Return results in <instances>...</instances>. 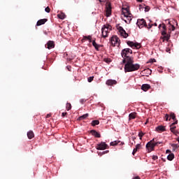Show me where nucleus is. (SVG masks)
Wrapping results in <instances>:
<instances>
[{"instance_id": "0eeeda50", "label": "nucleus", "mask_w": 179, "mask_h": 179, "mask_svg": "<svg viewBox=\"0 0 179 179\" xmlns=\"http://www.w3.org/2000/svg\"><path fill=\"white\" fill-rule=\"evenodd\" d=\"M129 54H132V50H131L130 48L123 49L121 52V55L122 58H127V59L131 58V57H129Z\"/></svg>"}, {"instance_id": "603ef678", "label": "nucleus", "mask_w": 179, "mask_h": 179, "mask_svg": "<svg viewBox=\"0 0 179 179\" xmlns=\"http://www.w3.org/2000/svg\"><path fill=\"white\" fill-rule=\"evenodd\" d=\"M50 117H51V114H50V113H49V114H48V115H46V118H50Z\"/></svg>"}, {"instance_id": "4468645a", "label": "nucleus", "mask_w": 179, "mask_h": 179, "mask_svg": "<svg viewBox=\"0 0 179 179\" xmlns=\"http://www.w3.org/2000/svg\"><path fill=\"white\" fill-rule=\"evenodd\" d=\"M106 85H107L108 86H113V85H117V80H107L106 82Z\"/></svg>"}, {"instance_id": "423d86ee", "label": "nucleus", "mask_w": 179, "mask_h": 179, "mask_svg": "<svg viewBox=\"0 0 179 179\" xmlns=\"http://www.w3.org/2000/svg\"><path fill=\"white\" fill-rule=\"evenodd\" d=\"M153 142H155V138L149 141L145 145L146 150L148 153H150V152H153V150H155V145Z\"/></svg>"}, {"instance_id": "c85d7f7f", "label": "nucleus", "mask_w": 179, "mask_h": 179, "mask_svg": "<svg viewBox=\"0 0 179 179\" xmlns=\"http://www.w3.org/2000/svg\"><path fill=\"white\" fill-rule=\"evenodd\" d=\"M176 30V27L174 25H171V28H169V31L168 32V34H171V31H174Z\"/></svg>"}, {"instance_id": "9d476101", "label": "nucleus", "mask_w": 179, "mask_h": 179, "mask_svg": "<svg viewBox=\"0 0 179 179\" xmlns=\"http://www.w3.org/2000/svg\"><path fill=\"white\" fill-rule=\"evenodd\" d=\"M96 149L97 150H106V149H108V145L104 142H101L99 144H97Z\"/></svg>"}, {"instance_id": "c756f323", "label": "nucleus", "mask_w": 179, "mask_h": 179, "mask_svg": "<svg viewBox=\"0 0 179 179\" xmlns=\"http://www.w3.org/2000/svg\"><path fill=\"white\" fill-rule=\"evenodd\" d=\"M66 108L67 111H69V110H71V108H72V105L71 104V103H66Z\"/></svg>"}, {"instance_id": "b1692460", "label": "nucleus", "mask_w": 179, "mask_h": 179, "mask_svg": "<svg viewBox=\"0 0 179 179\" xmlns=\"http://www.w3.org/2000/svg\"><path fill=\"white\" fill-rule=\"evenodd\" d=\"M89 117V113L84 114L78 117L79 121H82L83 120H86Z\"/></svg>"}, {"instance_id": "dca6fc26", "label": "nucleus", "mask_w": 179, "mask_h": 179, "mask_svg": "<svg viewBox=\"0 0 179 179\" xmlns=\"http://www.w3.org/2000/svg\"><path fill=\"white\" fill-rule=\"evenodd\" d=\"M92 43L93 47H94L95 50H96V51H100L99 48L100 47H101V45H99L96 43V39L92 41Z\"/></svg>"}, {"instance_id": "58836bf2", "label": "nucleus", "mask_w": 179, "mask_h": 179, "mask_svg": "<svg viewBox=\"0 0 179 179\" xmlns=\"http://www.w3.org/2000/svg\"><path fill=\"white\" fill-rule=\"evenodd\" d=\"M147 29H152V27H153V24H149L148 26L147 25V27H145Z\"/></svg>"}, {"instance_id": "7c9ffc66", "label": "nucleus", "mask_w": 179, "mask_h": 179, "mask_svg": "<svg viewBox=\"0 0 179 179\" xmlns=\"http://www.w3.org/2000/svg\"><path fill=\"white\" fill-rule=\"evenodd\" d=\"M169 117L171 118H172V120H173V121H177V119L176 118V114L171 113L169 115Z\"/></svg>"}, {"instance_id": "cd10ccee", "label": "nucleus", "mask_w": 179, "mask_h": 179, "mask_svg": "<svg viewBox=\"0 0 179 179\" xmlns=\"http://www.w3.org/2000/svg\"><path fill=\"white\" fill-rule=\"evenodd\" d=\"M145 133H143L142 131H139L138 136H139L140 141H142V138H143V136H145Z\"/></svg>"}, {"instance_id": "6e6d98bb", "label": "nucleus", "mask_w": 179, "mask_h": 179, "mask_svg": "<svg viewBox=\"0 0 179 179\" xmlns=\"http://www.w3.org/2000/svg\"><path fill=\"white\" fill-rule=\"evenodd\" d=\"M133 179H141V178L139 176H136V177L133 178Z\"/></svg>"}, {"instance_id": "49530a36", "label": "nucleus", "mask_w": 179, "mask_h": 179, "mask_svg": "<svg viewBox=\"0 0 179 179\" xmlns=\"http://www.w3.org/2000/svg\"><path fill=\"white\" fill-rule=\"evenodd\" d=\"M85 102H86V100L82 99L80 100V103H81V104H83Z\"/></svg>"}, {"instance_id": "f704fd0d", "label": "nucleus", "mask_w": 179, "mask_h": 179, "mask_svg": "<svg viewBox=\"0 0 179 179\" xmlns=\"http://www.w3.org/2000/svg\"><path fill=\"white\" fill-rule=\"evenodd\" d=\"M116 145H118V142L117 141H113L110 143V146H116Z\"/></svg>"}, {"instance_id": "5701e85b", "label": "nucleus", "mask_w": 179, "mask_h": 179, "mask_svg": "<svg viewBox=\"0 0 179 179\" xmlns=\"http://www.w3.org/2000/svg\"><path fill=\"white\" fill-rule=\"evenodd\" d=\"M136 118V113H131L129 115V120H135Z\"/></svg>"}, {"instance_id": "bb28decb", "label": "nucleus", "mask_w": 179, "mask_h": 179, "mask_svg": "<svg viewBox=\"0 0 179 179\" xmlns=\"http://www.w3.org/2000/svg\"><path fill=\"white\" fill-rule=\"evenodd\" d=\"M91 124L92 127H96V125H99V124H100V121L93 120Z\"/></svg>"}, {"instance_id": "37998d69", "label": "nucleus", "mask_w": 179, "mask_h": 179, "mask_svg": "<svg viewBox=\"0 0 179 179\" xmlns=\"http://www.w3.org/2000/svg\"><path fill=\"white\" fill-rule=\"evenodd\" d=\"M134 149H136V150L141 149V144H137V145H136V148H135Z\"/></svg>"}, {"instance_id": "bf43d9fd", "label": "nucleus", "mask_w": 179, "mask_h": 179, "mask_svg": "<svg viewBox=\"0 0 179 179\" xmlns=\"http://www.w3.org/2000/svg\"><path fill=\"white\" fill-rule=\"evenodd\" d=\"M153 24V26H157V23H154V24Z\"/></svg>"}, {"instance_id": "2f4dec72", "label": "nucleus", "mask_w": 179, "mask_h": 179, "mask_svg": "<svg viewBox=\"0 0 179 179\" xmlns=\"http://www.w3.org/2000/svg\"><path fill=\"white\" fill-rule=\"evenodd\" d=\"M153 143H154L155 146L156 147V146H159V145H162V143H163V142L156 141L155 140V142H153Z\"/></svg>"}, {"instance_id": "8fccbe9b", "label": "nucleus", "mask_w": 179, "mask_h": 179, "mask_svg": "<svg viewBox=\"0 0 179 179\" xmlns=\"http://www.w3.org/2000/svg\"><path fill=\"white\" fill-rule=\"evenodd\" d=\"M166 154L169 153V155H171V153H173V152H171V150H166Z\"/></svg>"}, {"instance_id": "0e129e2a", "label": "nucleus", "mask_w": 179, "mask_h": 179, "mask_svg": "<svg viewBox=\"0 0 179 179\" xmlns=\"http://www.w3.org/2000/svg\"><path fill=\"white\" fill-rule=\"evenodd\" d=\"M133 139L134 140V139H136V137H133Z\"/></svg>"}, {"instance_id": "680f3d73", "label": "nucleus", "mask_w": 179, "mask_h": 179, "mask_svg": "<svg viewBox=\"0 0 179 179\" xmlns=\"http://www.w3.org/2000/svg\"><path fill=\"white\" fill-rule=\"evenodd\" d=\"M162 160H163V162H166V159H163V158L162 159Z\"/></svg>"}, {"instance_id": "e433bc0d", "label": "nucleus", "mask_w": 179, "mask_h": 179, "mask_svg": "<svg viewBox=\"0 0 179 179\" xmlns=\"http://www.w3.org/2000/svg\"><path fill=\"white\" fill-rule=\"evenodd\" d=\"M144 8H145V12H149V10H150V7H149L148 6H145Z\"/></svg>"}, {"instance_id": "e2e57ef3", "label": "nucleus", "mask_w": 179, "mask_h": 179, "mask_svg": "<svg viewBox=\"0 0 179 179\" xmlns=\"http://www.w3.org/2000/svg\"><path fill=\"white\" fill-rule=\"evenodd\" d=\"M99 2H103V0H99Z\"/></svg>"}, {"instance_id": "f03ea898", "label": "nucleus", "mask_w": 179, "mask_h": 179, "mask_svg": "<svg viewBox=\"0 0 179 179\" xmlns=\"http://www.w3.org/2000/svg\"><path fill=\"white\" fill-rule=\"evenodd\" d=\"M122 14L127 19V20H124L125 23L129 24L131 20H132V13H131V11L129 10V7L122 8Z\"/></svg>"}, {"instance_id": "aec40b11", "label": "nucleus", "mask_w": 179, "mask_h": 179, "mask_svg": "<svg viewBox=\"0 0 179 179\" xmlns=\"http://www.w3.org/2000/svg\"><path fill=\"white\" fill-rule=\"evenodd\" d=\"M141 89L143 90V92H148L149 89H150V85L149 84H143L141 86Z\"/></svg>"}, {"instance_id": "79ce46f5", "label": "nucleus", "mask_w": 179, "mask_h": 179, "mask_svg": "<svg viewBox=\"0 0 179 179\" xmlns=\"http://www.w3.org/2000/svg\"><path fill=\"white\" fill-rule=\"evenodd\" d=\"M169 118H170V115H169V114H166L165 115V120H166V121H169Z\"/></svg>"}, {"instance_id": "412c9836", "label": "nucleus", "mask_w": 179, "mask_h": 179, "mask_svg": "<svg viewBox=\"0 0 179 179\" xmlns=\"http://www.w3.org/2000/svg\"><path fill=\"white\" fill-rule=\"evenodd\" d=\"M27 136L29 139H33V138H34V133L33 132V131H28Z\"/></svg>"}, {"instance_id": "4c0bfd02", "label": "nucleus", "mask_w": 179, "mask_h": 179, "mask_svg": "<svg viewBox=\"0 0 179 179\" xmlns=\"http://www.w3.org/2000/svg\"><path fill=\"white\" fill-rule=\"evenodd\" d=\"M45 10L47 13H50V12H51V9L48 6L45 8Z\"/></svg>"}, {"instance_id": "a19ab883", "label": "nucleus", "mask_w": 179, "mask_h": 179, "mask_svg": "<svg viewBox=\"0 0 179 179\" xmlns=\"http://www.w3.org/2000/svg\"><path fill=\"white\" fill-rule=\"evenodd\" d=\"M145 72H147L148 73H149V75H150V74L152 73V70H150V69H145Z\"/></svg>"}, {"instance_id": "052dcab7", "label": "nucleus", "mask_w": 179, "mask_h": 179, "mask_svg": "<svg viewBox=\"0 0 179 179\" xmlns=\"http://www.w3.org/2000/svg\"><path fill=\"white\" fill-rule=\"evenodd\" d=\"M160 27H162V24H160L159 25V29H160Z\"/></svg>"}, {"instance_id": "5fc2aeb1", "label": "nucleus", "mask_w": 179, "mask_h": 179, "mask_svg": "<svg viewBox=\"0 0 179 179\" xmlns=\"http://www.w3.org/2000/svg\"><path fill=\"white\" fill-rule=\"evenodd\" d=\"M170 51H171L170 48H166V52H169L170 53Z\"/></svg>"}, {"instance_id": "f257e3e1", "label": "nucleus", "mask_w": 179, "mask_h": 179, "mask_svg": "<svg viewBox=\"0 0 179 179\" xmlns=\"http://www.w3.org/2000/svg\"><path fill=\"white\" fill-rule=\"evenodd\" d=\"M141 68L139 64H134V57H129L127 59V63L124 65V72H135Z\"/></svg>"}, {"instance_id": "393cba45", "label": "nucleus", "mask_w": 179, "mask_h": 179, "mask_svg": "<svg viewBox=\"0 0 179 179\" xmlns=\"http://www.w3.org/2000/svg\"><path fill=\"white\" fill-rule=\"evenodd\" d=\"M174 153H171L167 156V159L169 160V162H172V160L174 159Z\"/></svg>"}, {"instance_id": "a878e982", "label": "nucleus", "mask_w": 179, "mask_h": 179, "mask_svg": "<svg viewBox=\"0 0 179 179\" xmlns=\"http://www.w3.org/2000/svg\"><path fill=\"white\" fill-rule=\"evenodd\" d=\"M84 40H88L90 43H92V36H83V41Z\"/></svg>"}, {"instance_id": "c9c22d12", "label": "nucleus", "mask_w": 179, "mask_h": 179, "mask_svg": "<svg viewBox=\"0 0 179 179\" xmlns=\"http://www.w3.org/2000/svg\"><path fill=\"white\" fill-rule=\"evenodd\" d=\"M143 8H145V4H140L139 5V10H143Z\"/></svg>"}, {"instance_id": "72a5a7b5", "label": "nucleus", "mask_w": 179, "mask_h": 179, "mask_svg": "<svg viewBox=\"0 0 179 179\" xmlns=\"http://www.w3.org/2000/svg\"><path fill=\"white\" fill-rule=\"evenodd\" d=\"M171 146H172V148H173V150H176V149H177V148H179L178 144H172Z\"/></svg>"}, {"instance_id": "ddd939ff", "label": "nucleus", "mask_w": 179, "mask_h": 179, "mask_svg": "<svg viewBox=\"0 0 179 179\" xmlns=\"http://www.w3.org/2000/svg\"><path fill=\"white\" fill-rule=\"evenodd\" d=\"M106 12L107 17L111 16V3H107L106 6Z\"/></svg>"}, {"instance_id": "9b49d317", "label": "nucleus", "mask_w": 179, "mask_h": 179, "mask_svg": "<svg viewBox=\"0 0 179 179\" xmlns=\"http://www.w3.org/2000/svg\"><path fill=\"white\" fill-rule=\"evenodd\" d=\"M117 30L119 31V33L122 37L124 38H127L128 37V33L124 30V28L122 27H117Z\"/></svg>"}, {"instance_id": "3c124183", "label": "nucleus", "mask_w": 179, "mask_h": 179, "mask_svg": "<svg viewBox=\"0 0 179 179\" xmlns=\"http://www.w3.org/2000/svg\"><path fill=\"white\" fill-rule=\"evenodd\" d=\"M108 152H110L109 150H106L102 152V155H106V153H108Z\"/></svg>"}, {"instance_id": "09e8293b", "label": "nucleus", "mask_w": 179, "mask_h": 179, "mask_svg": "<svg viewBox=\"0 0 179 179\" xmlns=\"http://www.w3.org/2000/svg\"><path fill=\"white\" fill-rule=\"evenodd\" d=\"M67 115H68V113H62V117H65Z\"/></svg>"}, {"instance_id": "c03bdc74", "label": "nucleus", "mask_w": 179, "mask_h": 179, "mask_svg": "<svg viewBox=\"0 0 179 179\" xmlns=\"http://www.w3.org/2000/svg\"><path fill=\"white\" fill-rule=\"evenodd\" d=\"M136 152H138V150H136V149H134L133 150V152H132V155H133V156H135V153H136Z\"/></svg>"}, {"instance_id": "7ed1b4c3", "label": "nucleus", "mask_w": 179, "mask_h": 179, "mask_svg": "<svg viewBox=\"0 0 179 179\" xmlns=\"http://www.w3.org/2000/svg\"><path fill=\"white\" fill-rule=\"evenodd\" d=\"M113 27H111V25L110 24H105L103 26V27L101 28V33L103 38L108 37V33H110Z\"/></svg>"}, {"instance_id": "13d9d810", "label": "nucleus", "mask_w": 179, "mask_h": 179, "mask_svg": "<svg viewBox=\"0 0 179 179\" xmlns=\"http://www.w3.org/2000/svg\"><path fill=\"white\" fill-rule=\"evenodd\" d=\"M169 24H170L171 26H173V24H171V22L169 21Z\"/></svg>"}, {"instance_id": "a211bd4d", "label": "nucleus", "mask_w": 179, "mask_h": 179, "mask_svg": "<svg viewBox=\"0 0 179 179\" xmlns=\"http://www.w3.org/2000/svg\"><path fill=\"white\" fill-rule=\"evenodd\" d=\"M164 131H166V127L164 126L160 125L156 127L157 132L161 133V132H164Z\"/></svg>"}, {"instance_id": "20e7f679", "label": "nucleus", "mask_w": 179, "mask_h": 179, "mask_svg": "<svg viewBox=\"0 0 179 179\" xmlns=\"http://www.w3.org/2000/svg\"><path fill=\"white\" fill-rule=\"evenodd\" d=\"M110 41L113 47H120L121 44V40H120V38L117 36H113Z\"/></svg>"}, {"instance_id": "2eb2a0df", "label": "nucleus", "mask_w": 179, "mask_h": 179, "mask_svg": "<svg viewBox=\"0 0 179 179\" xmlns=\"http://www.w3.org/2000/svg\"><path fill=\"white\" fill-rule=\"evenodd\" d=\"M178 124V120L175 121L173 123L171 124L170 131L171 132H173V134H176V127L174 125Z\"/></svg>"}, {"instance_id": "f8f14e48", "label": "nucleus", "mask_w": 179, "mask_h": 179, "mask_svg": "<svg viewBox=\"0 0 179 179\" xmlns=\"http://www.w3.org/2000/svg\"><path fill=\"white\" fill-rule=\"evenodd\" d=\"M45 48H48V50H52V48H54L55 47V43L53 41H49L45 45Z\"/></svg>"}, {"instance_id": "39448f33", "label": "nucleus", "mask_w": 179, "mask_h": 179, "mask_svg": "<svg viewBox=\"0 0 179 179\" xmlns=\"http://www.w3.org/2000/svg\"><path fill=\"white\" fill-rule=\"evenodd\" d=\"M162 29H163V31H162V36H164L162 38L163 41H164V40H166V41H169V40H170V34H167V29L166 28V25L164 24H162Z\"/></svg>"}, {"instance_id": "f3484780", "label": "nucleus", "mask_w": 179, "mask_h": 179, "mask_svg": "<svg viewBox=\"0 0 179 179\" xmlns=\"http://www.w3.org/2000/svg\"><path fill=\"white\" fill-rule=\"evenodd\" d=\"M90 134L93 136H95V138H101V135L100 133L97 132L96 130H91Z\"/></svg>"}, {"instance_id": "4be33fe9", "label": "nucleus", "mask_w": 179, "mask_h": 179, "mask_svg": "<svg viewBox=\"0 0 179 179\" xmlns=\"http://www.w3.org/2000/svg\"><path fill=\"white\" fill-rule=\"evenodd\" d=\"M57 17H59V19H61L62 20H64V19L66 17V15L64 13H60L57 15Z\"/></svg>"}, {"instance_id": "473e14b6", "label": "nucleus", "mask_w": 179, "mask_h": 179, "mask_svg": "<svg viewBox=\"0 0 179 179\" xmlns=\"http://www.w3.org/2000/svg\"><path fill=\"white\" fill-rule=\"evenodd\" d=\"M94 79V76H91L87 78L88 82L90 83L93 82V80Z\"/></svg>"}, {"instance_id": "6ab92c4d", "label": "nucleus", "mask_w": 179, "mask_h": 179, "mask_svg": "<svg viewBox=\"0 0 179 179\" xmlns=\"http://www.w3.org/2000/svg\"><path fill=\"white\" fill-rule=\"evenodd\" d=\"M47 19H41L39 20L37 23H36V26H41L43 24H45V22H47Z\"/></svg>"}, {"instance_id": "de8ad7c7", "label": "nucleus", "mask_w": 179, "mask_h": 179, "mask_svg": "<svg viewBox=\"0 0 179 179\" xmlns=\"http://www.w3.org/2000/svg\"><path fill=\"white\" fill-rule=\"evenodd\" d=\"M104 62H107V64L110 62V59H104Z\"/></svg>"}, {"instance_id": "ea45409f", "label": "nucleus", "mask_w": 179, "mask_h": 179, "mask_svg": "<svg viewBox=\"0 0 179 179\" xmlns=\"http://www.w3.org/2000/svg\"><path fill=\"white\" fill-rule=\"evenodd\" d=\"M152 160H157V159H159V157H157V155H153L152 157Z\"/></svg>"}, {"instance_id": "4d7b16f0", "label": "nucleus", "mask_w": 179, "mask_h": 179, "mask_svg": "<svg viewBox=\"0 0 179 179\" xmlns=\"http://www.w3.org/2000/svg\"><path fill=\"white\" fill-rule=\"evenodd\" d=\"M137 2H143V0H136Z\"/></svg>"}, {"instance_id": "a18cd8bd", "label": "nucleus", "mask_w": 179, "mask_h": 179, "mask_svg": "<svg viewBox=\"0 0 179 179\" xmlns=\"http://www.w3.org/2000/svg\"><path fill=\"white\" fill-rule=\"evenodd\" d=\"M66 69H68V71H69V72H71L72 67L71 66H67Z\"/></svg>"}, {"instance_id": "1a4fd4ad", "label": "nucleus", "mask_w": 179, "mask_h": 179, "mask_svg": "<svg viewBox=\"0 0 179 179\" xmlns=\"http://www.w3.org/2000/svg\"><path fill=\"white\" fill-rule=\"evenodd\" d=\"M136 24L139 29H143V27H148V24H146V20H145V19L138 20Z\"/></svg>"}, {"instance_id": "864d4df0", "label": "nucleus", "mask_w": 179, "mask_h": 179, "mask_svg": "<svg viewBox=\"0 0 179 179\" xmlns=\"http://www.w3.org/2000/svg\"><path fill=\"white\" fill-rule=\"evenodd\" d=\"M122 63H123V64H126V63H127V59H124L122 60Z\"/></svg>"}, {"instance_id": "6e6552de", "label": "nucleus", "mask_w": 179, "mask_h": 179, "mask_svg": "<svg viewBox=\"0 0 179 179\" xmlns=\"http://www.w3.org/2000/svg\"><path fill=\"white\" fill-rule=\"evenodd\" d=\"M127 45H129V47H131L133 49L136 48V50H139V48H141L142 47L141 45V43H137V42L134 43V42H132L131 41H128L127 42Z\"/></svg>"}]
</instances>
